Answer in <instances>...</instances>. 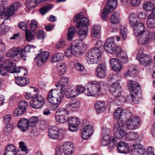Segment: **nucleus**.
<instances>
[{"mask_svg": "<svg viewBox=\"0 0 155 155\" xmlns=\"http://www.w3.org/2000/svg\"><path fill=\"white\" fill-rule=\"evenodd\" d=\"M114 41V38H109L107 40L104 45L101 41L97 42L95 47L91 49L86 54V61L90 64L98 63L101 58L102 50L104 48L109 53L111 52L112 49L116 45Z\"/></svg>", "mask_w": 155, "mask_h": 155, "instance_id": "f257e3e1", "label": "nucleus"}, {"mask_svg": "<svg viewBox=\"0 0 155 155\" xmlns=\"http://www.w3.org/2000/svg\"><path fill=\"white\" fill-rule=\"evenodd\" d=\"M57 88L52 89L48 92L47 97V100L52 104L54 108H57L61 103L63 95V85L61 84H57L55 85Z\"/></svg>", "mask_w": 155, "mask_h": 155, "instance_id": "f03ea898", "label": "nucleus"}, {"mask_svg": "<svg viewBox=\"0 0 155 155\" xmlns=\"http://www.w3.org/2000/svg\"><path fill=\"white\" fill-rule=\"evenodd\" d=\"M134 26V33L136 35H140L144 33L141 40L143 45L148 44L152 40L155 39V32L148 31H144L145 26L143 23L139 22Z\"/></svg>", "mask_w": 155, "mask_h": 155, "instance_id": "7ed1b4c3", "label": "nucleus"}, {"mask_svg": "<svg viewBox=\"0 0 155 155\" xmlns=\"http://www.w3.org/2000/svg\"><path fill=\"white\" fill-rule=\"evenodd\" d=\"M83 47V43L81 40H76L73 41L70 47L68 48L66 50L65 53V55L67 57H71L72 55L79 53Z\"/></svg>", "mask_w": 155, "mask_h": 155, "instance_id": "20e7f679", "label": "nucleus"}, {"mask_svg": "<svg viewBox=\"0 0 155 155\" xmlns=\"http://www.w3.org/2000/svg\"><path fill=\"white\" fill-rule=\"evenodd\" d=\"M87 88L85 91V94L89 96L97 97L100 94L101 88L99 83L92 81L87 84Z\"/></svg>", "mask_w": 155, "mask_h": 155, "instance_id": "39448f33", "label": "nucleus"}, {"mask_svg": "<svg viewBox=\"0 0 155 155\" xmlns=\"http://www.w3.org/2000/svg\"><path fill=\"white\" fill-rule=\"evenodd\" d=\"M124 123H121L120 120L114 125L113 128V133L115 137L119 139L126 140L127 137L126 131L124 129Z\"/></svg>", "mask_w": 155, "mask_h": 155, "instance_id": "423d86ee", "label": "nucleus"}, {"mask_svg": "<svg viewBox=\"0 0 155 155\" xmlns=\"http://www.w3.org/2000/svg\"><path fill=\"white\" fill-rule=\"evenodd\" d=\"M107 6L102 10L101 16L104 20H106L108 18V14L112 12L116 7L117 3V0H108L106 3Z\"/></svg>", "mask_w": 155, "mask_h": 155, "instance_id": "0eeeda50", "label": "nucleus"}, {"mask_svg": "<svg viewBox=\"0 0 155 155\" xmlns=\"http://www.w3.org/2000/svg\"><path fill=\"white\" fill-rule=\"evenodd\" d=\"M0 16H2L3 18L10 17L9 0H0Z\"/></svg>", "mask_w": 155, "mask_h": 155, "instance_id": "6e6552de", "label": "nucleus"}, {"mask_svg": "<svg viewBox=\"0 0 155 155\" xmlns=\"http://www.w3.org/2000/svg\"><path fill=\"white\" fill-rule=\"evenodd\" d=\"M136 58L140 61L141 64L147 66L150 64L152 61V58L148 54H143V49L142 48L139 49L137 53Z\"/></svg>", "mask_w": 155, "mask_h": 155, "instance_id": "1a4fd4ad", "label": "nucleus"}, {"mask_svg": "<svg viewBox=\"0 0 155 155\" xmlns=\"http://www.w3.org/2000/svg\"><path fill=\"white\" fill-rule=\"evenodd\" d=\"M77 21L76 25L77 28H85V27L88 28L89 25V21L88 19L85 17H83V16L78 14L75 16L73 21L75 22Z\"/></svg>", "mask_w": 155, "mask_h": 155, "instance_id": "9d476101", "label": "nucleus"}, {"mask_svg": "<svg viewBox=\"0 0 155 155\" xmlns=\"http://www.w3.org/2000/svg\"><path fill=\"white\" fill-rule=\"evenodd\" d=\"M36 91L35 97L30 102V105L32 107L36 109L41 108L45 103V100L41 96H38V91L36 90Z\"/></svg>", "mask_w": 155, "mask_h": 155, "instance_id": "9b49d317", "label": "nucleus"}, {"mask_svg": "<svg viewBox=\"0 0 155 155\" xmlns=\"http://www.w3.org/2000/svg\"><path fill=\"white\" fill-rule=\"evenodd\" d=\"M140 119L137 116H134L127 119L124 124L127 129L133 130L138 128L140 124Z\"/></svg>", "mask_w": 155, "mask_h": 155, "instance_id": "f8f14e48", "label": "nucleus"}, {"mask_svg": "<svg viewBox=\"0 0 155 155\" xmlns=\"http://www.w3.org/2000/svg\"><path fill=\"white\" fill-rule=\"evenodd\" d=\"M4 59V57L0 58V74L2 76L8 75L10 71V59H8L5 60L3 64H1Z\"/></svg>", "mask_w": 155, "mask_h": 155, "instance_id": "ddd939ff", "label": "nucleus"}, {"mask_svg": "<svg viewBox=\"0 0 155 155\" xmlns=\"http://www.w3.org/2000/svg\"><path fill=\"white\" fill-rule=\"evenodd\" d=\"M68 129L71 132L77 131L78 127L80 123V120L78 118L74 117H71L68 118Z\"/></svg>", "mask_w": 155, "mask_h": 155, "instance_id": "4468645a", "label": "nucleus"}, {"mask_svg": "<svg viewBox=\"0 0 155 155\" xmlns=\"http://www.w3.org/2000/svg\"><path fill=\"white\" fill-rule=\"evenodd\" d=\"M81 136L84 140H87L93 133L92 127L88 124H83L82 125Z\"/></svg>", "mask_w": 155, "mask_h": 155, "instance_id": "2eb2a0df", "label": "nucleus"}, {"mask_svg": "<svg viewBox=\"0 0 155 155\" xmlns=\"http://www.w3.org/2000/svg\"><path fill=\"white\" fill-rule=\"evenodd\" d=\"M49 53L46 51L40 52V54H37L34 60H37V64L40 67L47 60Z\"/></svg>", "mask_w": 155, "mask_h": 155, "instance_id": "dca6fc26", "label": "nucleus"}, {"mask_svg": "<svg viewBox=\"0 0 155 155\" xmlns=\"http://www.w3.org/2000/svg\"><path fill=\"white\" fill-rule=\"evenodd\" d=\"M62 147V151L65 155H72L74 151V145L70 142H63Z\"/></svg>", "mask_w": 155, "mask_h": 155, "instance_id": "f3484780", "label": "nucleus"}, {"mask_svg": "<svg viewBox=\"0 0 155 155\" xmlns=\"http://www.w3.org/2000/svg\"><path fill=\"white\" fill-rule=\"evenodd\" d=\"M128 86L129 91L131 94H135V95L141 94V90L139 85H137L136 82L134 81H130L128 83Z\"/></svg>", "mask_w": 155, "mask_h": 155, "instance_id": "a211bd4d", "label": "nucleus"}, {"mask_svg": "<svg viewBox=\"0 0 155 155\" xmlns=\"http://www.w3.org/2000/svg\"><path fill=\"white\" fill-rule=\"evenodd\" d=\"M113 83L114 84L111 85L110 91L114 97H118L121 95L122 89L119 85L120 83H116L113 82Z\"/></svg>", "mask_w": 155, "mask_h": 155, "instance_id": "6ab92c4d", "label": "nucleus"}, {"mask_svg": "<svg viewBox=\"0 0 155 155\" xmlns=\"http://www.w3.org/2000/svg\"><path fill=\"white\" fill-rule=\"evenodd\" d=\"M48 134L50 139H57L60 135L59 129L56 126H50L48 128Z\"/></svg>", "mask_w": 155, "mask_h": 155, "instance_id": "aec40b11", "label": "nucleus"}, {"mask_svg": "<svg viewBox=\"0 0 155 155\" xmlns=\"http://www.w3.org/2000/svg\"><path fill=\"white\" fill-rule=\"evenodd\" d=\"M145 152L144 146L140 144H134L131 151L132 155H143Z\"/></svg>", "mask_w": 155, "mask_h": 155, "instance_id": "412c9836", "label": "nucleus"}, {"mask_svg": "<svg viewBox=\"0 0 155 155\" xmlns=\"http://www.w3.org/2000/svg\"><path fill=\"white\" fill-rule=\"evenodd\" d=\"M2 19H4V20L0 25V35L2 36L6 34L9 31L10 29L7 23L9 21L10 17L8 18H3L2 16H0Z\"/></svg>", "mask_w": 155, "mask_h": 155, "instance_id": "4be33fe9", "label": "nucleus"}, {"mask_svg": "<svg viewBox=\"0 0 155 155\" xmlns=\"http://www.w3.org/2000/svg\"><path fill=\"white\" fill-rule=\"evenodd\" d=\"M29 124V120L25 118H21L18 121L17 126L23 132H26L28 129Z\"/></svg>", "mask_w": 155, "mask_h": 155, "instance_id": "5701e85b", "label": "nucleus"}, {"mask_svg": "<svg viewBox=\"0 0 155 155\" xmlns=\"http://www.w3.org/2000/svg\"><path fill=\"white\" fill-rule=\"evenodd\" d=\"M20 72L25 76L27 72V69L22 67H16L15 63L10 62V73H18Z\"/></svg>", "mask_w": 155, "mask_h": 155, "instance_id": "b1692460", "label": "nucleus"}, {"mask_svg": "<svg viewBox=\"0 0 155 155\" xmlns=\"http://www.w3.org/2000/svg\"><path fill=\"white\" fill-rule=\"evenodd\" d=\"M22 48L20 47H14L10 49V58L14 61H16L20 57Z\"/></svg>", "mask_w": 155, "mask_h": 155, "instance_id": "393cba45", "label": "nucleus"}, {"mask_svg": "<svg viewBox=\"0 0 155 155\" xmlns=\"http://www.w3.org/2000/svg\"><path fill=\"white\" fill-rule=\"evenodd\" d=\"M80 103L77 100H74L70 101L66 105V108L72 111H77L80 106Z\"/></svg>", "mask_w": 155, "mask_h": 155, "instance_id": "a878e982", "label": "nucleus"}, {"mask_svg": "<svg viewBox=\"0 0 155 155\" xmlns=\"http://www.w3.org/2000/svg\"><path fill=\"white\" fill-rule=\"evenodd\" d=\"M64 93L68 98H75L79 95V92L76 87H71L66 90Z\"/></svg>", "mask_w": 155, "mask_h": 155, "instance_id": "bb28decb", "label": "nucleus"}, {"mask_svg": "<svg viewBox=\"0 0 155 155\" xmlns=\"http://www.w3.org/2000/svg\"><path fill=\"white\" fill-rule=\"evenodd\" d=\"M106 68L104 64H100L96 69V75L101 78H104L106 75Z\"/></svg>", "mask_w": 155, "mask_h": 155, "instance_id": "cd10ccee", "label": "nucleus"}, {"mask_svg": "<svg viewBox=\"0 0 155 155\" xmlns=\"http://www.w3.org/2000/svg\"><path fill=\"white\" fill-rule=\"evenodd\" d=\"M117 150L119 153H127L129 151V148L127 144L125 142L120 141L119 142L117 146Z\"/></svg>", "mask_w": 155, "mask_h": 155, "instance_id": "c85d7f7f", "label": "nucleus"}, {"mask_svg": "<svg viewBox=\"0 0 155 155\" xmlns=\"http://www.w3.org/2000/svg\"><path fill=\"white\" fill-rule=\"evenodd\" d=\"M137 66L132 65L129 66L128 68V71L125 74L124 77L127 78L128 76H135L138 73V70Z\"/></svg>", "mask_w": 155, "mask_h": 155, "instance_id": "c756f323", "label": "nucleus"}, {"mask_svg": "<svg viewBox=\"0 0 155 155\" xmlns=\"http://www.w3.org/2000/svg\"><path fill=\"white\" fill-rule=\"evenodd\" d=\"M122 77L119 74L111 73L108 76V81L110 82L111 85H113L114 82L116 83H120L122 79Z\"/></svg>", "mask_w": 155, "mask_h": 155, "instance_id": "7c9ffc66", "label": "nucleus"}, {"mask_svg": "<svg viewBox=\"0 0 155 155\" xmlns=\"http://www.w3.org/2000/svg\"><path fill=\"white\" fill-rule=\"evenodd\" d=\"M19 147L16 155H28L29 152L28 150L25 145V143L22 141L19 143Z\"/></svg>", "mask_w": 155, "mask_h": 155, "instance_id": "2f4dec72", "label": "nucleus"}, {"mask_svg": "<svg viewBox=\"0 0 155 155\" xmlns=\"http://www.w3.org/2000/svg\"><path fill=\"white\" fill-rule=\"evenodd\" d=\"M143 134H141L139 136L138 132L132 131L127 134V137L126 140H133L137 138L138 140H141L143 138Z\"/></svg>", "mask_w": 155, "mask_h": 155, "instance_id": "473e14b6", "label": "nucleus"}, {"mask_svg": "<svg viewBox=\"0 0 155 155\" xmlns=\"http://www.w3.org/2000/svg\"><path fill=\"white\" fill-rule=\"evenodd\" d=\"M15 80V83L20 86H23L27 85L29 82V79L26 78L22 77H16Z\"/></svg>", "mask_w": 155, "mask_h": 155, "instance_id": "72a5a7b5", "label": "nucleus"}, {"mask_svg": "<svg viewBox=\"0 0 155 155\" xmlns=\"http://www.w3.org/2000/svg\"><path fill=\"white\" fill-rule=\"evenodd\" d=\"M125 114L123 113L122 109L119 107L116 109L114 111L113 114L114 118L118 120V121L120 120L121 123H124V122L122 120L123 117H124Z\"/></svg>", "mask_w": 155, "mask_h": 155, "instance_id": "f704fd0d", "label": "nucleus"}, {"mask_svg": "<svg viewBox=\"0 0 155 155\" xmlns=\"http://www.w3.org/2000/svg\"><path fill=\"white\" fill-rule=\"evenodd\" d=\"M79 29L77 32V34L80 40L82 41L84 40L87 35L88 28L85 27V28H78Z\"/></svg>", "mask_w": 155, "mask_h": 155, "instance_id": "c9c22d12", "label": "nucleus"}, {"mask_svg": "<svg viewBox=\"0 0 155 155\" xmlns=\"http://www.w3.org/2000/svg\"><path fill=\"white\" fill-rule=\"evenodd\" d=\"M105 107V103L102 101H97L95 105V110L98 113L104 111Z\"/></svg>", "mask_w": 155, "mask_h": 155, "instance_id": "e433bc0d", "label": "nucleus"}, {"mask_svg": "<svg viewBox=\"0 0 155 155\" xmlns=\"http://www.w3.org/2000/svg\"><path fill=\"white\" fill-rule=\"evenodd\" d=\"M110 21L113 24H117L120 22V14L118 12H114L110 17Z\"/></svg>", "mask_w": 155, "mask_h": 155, "instance_id": "4c0bfd02", "label": "nucleus"}, {"mask_svg": "<svg viewBox=\"0 0 155 155\" xmlns=\"http://www.w3.org/2000/svg\"><path fill=\"white\" fill-rule=\"evenodd\" d=\"M57 70L59 75L61 76L66 71L67 66L64 62H59L57 64Z\"/></svg>", "mask_w": 155, "mask_h": 155, "instance_id": "58836bf2", "label": "nucleus"}, {"mask_svg": "<svg viewBox=\"0 0 155 155\" xmlns=\"http://www.w3.org/2000/svg\"><path fill=\"white\" fill-rule=\"evenodd\" d=\"M146 25L150 28L155 27V17L149 15L146 19Z\"/></svg>", "mask_w": 155, "mask_h": 155, "instance_id": "ea45409f", "label": "nucleus"}, {"mask_svg": "<svg viewBox=\"0 0 155 155\" xmlns=\"http://www.w3.org/2000/svg\"><path fill=\"white\" fill-rule=\"evenodd\" d=\"M20 5V4L18 2H15L10 5V17L18 12V8Z\"/></svg>", "mask_w": 155, "mask_h": 155, "instance_id": "a19ab883", "label": "nucleus"}, {"mask_svg": "<svg viewBox=\"0 0 155 155\" xmlns=\"http://www.w3.org/2000/svg\"><path fill=\"white\" fill-rule=\"evenodd\" d=\"M154 4L149 2H145L143 3V8L147 12H151L154 8Z\"/></svg>", "mask_w": 155, "mask_h": 155, "instance_id": "79ce46f5", "label": "nucleus"}, {"mask_svg": "<svg viewBox=\"0 0 155 155\" xmlns=\"http://www.w3.org/2000/svg\"><path fill=\"white\" fill-rule=\"evenodd\" d=\"M120 35L122 37L123 40L125 41L127 38V29L126 27L124 25H120Z\"/></svg>", "mask_w": 155, "mask_h": 155, "instance_id": "37998d69", "label": "nucleus"}, {"mask_svg": "<svg viewBox=\"0 0 155 155\" xmlns=\"http://www.w3.org/2000/svg\"><path fill=\"white\" fill-rule=\"evenodd\" d=\"M63 55L61 53H56L52 55L51 58V62H54L60 61L63 58Z\"/></svg>", "mask_w": 155, "mask_h": 155, "instance_id": "c03bdc74", "label": "nucleus"}, {"mask_svg": "<svg viewBox=\"0 0 155 155\" xmlns=\"http://www.w3.org/2000/svg\"><path fill=\"white\" fill-rule=\"evenodd\" d=\"M122 52L121 48L116 45L112 49L111 52H110L109 53L115 54L116 56L119 57L121 56Z\"/></svg>", "mask_w": 155, "mask_h": 155, "instance_id": "a18cd8bd", "label": "nucleus"}, {"mask_svg": "<svg viewBox=\"0 0 155 155\" xmlns=\"http://www.w3.org/2000/svg\"><path fill=\"white\" fill-rule=\"evenodd\" d=\"M56 121L59 124H64L68 120V117L56 115L55 117Z\"/></svg>", "mask_w": 155, "mask_h": 155, "instance_id": "49530a36", "label": "nucleus"}, {"mask_svg": "<svg viewBox=\"0 0 155 155\" xmlns=\"http://www.w3.org/2000/svg\"><path fill=\"white\" fill-rule=\"evenodd\" d=\"M75 28L72 27L70 28L68 31V40L71 41L74 38L75 33Z\"/></svg>", "mask_w": 155, "mask_h": 155, "instance_id": "de8ad7c7", "label": "nucleus"}, {"mask_svg": "<svg viewBox=\"0 0 155 155\" xmlns=\"http://www.w3.org/2000/svg\"><path fill=\"white\" fill-rule=\"evenodd\" d=\"M101 30V27L100 25H94L92 28V36L94 37L95 35H98L100 32Z\"/></svg>", "mask_w": 155, "mask_h": 155, "instance_id": "09e8293b", "label": "nucleus"}, {"mask_svg": "<svg viewBox=\"0 0 155 155\" xmlns=\"http://www.w3.org/2000/svg\"><path fill=\"white\" fill-rule=\"evenodd\" d=\"M26 111V109L22 108L18 106V108L14 110L13 115L15 116H20L24 114Z\"/></svg>", "mask_w": 155, "mask_h": 155, "instance_id": "8fccbe9b", "label": "nucleus"}, {"mask_svg": "<svg viewBox=\"0 0 155 155\" xmlns=\"http://www.w3.org/2000/svg\"><path fill=\"white\" fill-rule=\"evenodd\" d=\"M130 24L132 26L135 25L137 23L138 18L137 16L134 14H131L129 16Z\"/></svg>", "mask_w": 155, "mask_h": 155, "instance_id": "3c124183", "label": "nucleus"}, {"mask_svg": "<svg viewBox=\"0 0 155 155\" xmlns=\"http://www.w3.org/2000/svg\"><path fill=\"white\" fill-rule=\"evenodd\" d=\"M25 38L26 40L30 41L34 39V36L33 33L29 30H26L25 31Z\"/></svg>", "mask_w": 155, "mask_h": 155, "instance_id": "603ef678", "label": "nucleus"}, {"mask_svg": "<svg viewBox=\"0 0 155 155\" xmlns=\"http://www.w3.org/2000/svg\"><path fill=\"white\" fill-rule=\"evenodd\" d=\"M53 5L51 4H49L46 6L40 9L39 11L41 14L44 15L48 10L50 9L52 7Z\"/></svg>", "mask_w": 155, "mask_h": 155, "instance_id": "864d4df0", "label": "nucleus"}, {"mask_svg": "<svg viewBox=\"0 0 155 155\" xmlns=\"http://www.w3.org/2000/svg\"><path fill=\"white\" fill-rule=\"evenodd\" d=\"M101 142V145L102 146H107L108 145L110 137L109 135L104 136Z\"/></svg>", "mask_w": 155, "mask_h": 155, "instance_id": "5fc2aeb1", "label": "nucleus"}, {"mask_svg": "<svg viewBox=\"0 0 155 155\" xmlns=\"http://www.w3.org/2000/svg\"><path fill=\"white\" fill-rule=\"evenodd\" d=\"M110 139L108 144L109 147L110 149H113L116 147L117 142L113 137H111Z\"/></svg>", "mask_w": 155, "mask_h": 155, "instance_id": "6e6d98bb", "label": "nucleus"}, {"mask_svg": "<svg viewBox=\"0 0 155 155\" xmlns=\"http://www.w3.org/2000/svg\"><path fill=\"white\" fill-rule=\"evenodd\" d=\"M39 121V119L37 117H32L29 120V123L31 124L32 127H35V125L38 123Z\"/></svg>", "mask_w": 155, "mask_h": 155, "instance_id": "4d7b16f0", "label": "nucleus"}, {"mask_svg": "<svg viewBox=\"0 0 155 155\" xmlns=\"http://www.w3.org/2000/svg\"><path fill=\"white\" fill-rule=\"evenodd\" d=\"M26 6L28 9H31L35 6L34 0H27L25 4Z\"/></svg>", "mask_w": 155, "mask_h": 155, "instance_id": "13d9d810", "label": "nucleus"}, {"mask_svg": "<svg viewBox=\"0 0 155 155\" xmlns=\"http://www.w3.org/2000/svg\"><path fill=\"white\" fill-rule=\"evenodd\" d=\"M57 112L59 113L58 114V115L68 117V111L65 109L64 108H60L57 110Z\"/></svg>", "mask_w": 155, "mask_h": 155, "instance_id": "bf43d9fd", "label": "nucleus"}, {"mask_svg": "<svg viewBox=\"0 0 155 155\" xmlns=\"http://www.w3.org/2000/svg\"><path fill=\"white\" fill-rule=\"evenodd\" d=\"M122 63L120 61V63H118L111 68L116 72H120L122 70Z\"/></svg>", "mask_w": 155, "mask_h": 155, "instance_id": "052dcab7", "label": "nucleus"}, {"mask_svg": "<svg viewBox=\"0 0 155 155\" xmlns=\"http://www.w3.org/2000/svg\"><path fill=\"white\" fill-rule=\"evenodd\" d=\"M39 130L35 127H32L31 131V136L34 137H36L39 134Z\"/></svg>", "mask_w": 155, "mask_h": 155, "instance_id": "680f3d73", "label": "nucleus"}, {"mask_svg": "<svg viewBox=\"0 0 155 155\" xmlns=\"http://www.w3.org/2000/svg\"><path fill=\"white\" fill-rule=\"evenodd\" d=\"M120 61V60L118 58H113L110 60V67L111 68L114 66L115 65L117 64Z\"/></svg>", "mask_w": 155, "mask_h": 155, "instance_id": "e2e57ef3", "label": "nucleus"}, {"mask_svg": "<svg viewBox=\"0 0 155 155\" xmlns=\"http://www.w3.org/2000/svg\"><path fill=\"white\" fill-rule=\"evenodd\" d=\"M36 36L39 39H43L45 36V32L42 30L38 31L36 32Z\"/></svg>", "mask_w": 155, "mask_h": 155, "instance_id": "0e129e2a", "label": "nucleus"}, {"mask_svg": "<svg viewBox=\"0 0 155 155\" xmlns=\"http://www.w3.org/2000/svg\"><path fill=\"white\" fill-rule=\"evenodd\" d=\"M36 89H34L33 91V94H31L30 93H28L27 92L25 95V98L27 100H29L32 98L33 99L34 98V97H35V95L36 91L35 90Z\"/></svg>", "mask_w": 155, "mask_h": 155, "instance_id": "69168bd1", "label": "nucleus"}, {"mask_svg": "<svg viewBox=\"0 0 155 155\" xmlns=\"http://www.w3.org/2000/svg\"><path fill=\"white\" fill-rule=\"evenodd\" d=\"M74 68L78 71H82L84 69V67L80 63L77 62L74 64Z\"/></svg>", "mask_w": 155, "mask_h": 155, "instance_id": "338daca9", "label": "nucleus"}, {"mask_svg": "<svg viewBox=\"0 0 155 155\" xmlns=\"http://www.w3.org/2000/svg\"><path fill=\"white\" fill-rule=\"evenodd\" d=\"M30 28L31 30L34 31L37 27V22L35 20H32L30 24Z\"/></svg>", "mask_w": 155, "mask_h": 155, "instance_id": "774afa93", "label": "nucleus"}]
</instances>
